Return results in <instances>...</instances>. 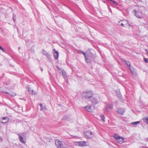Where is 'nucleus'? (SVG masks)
Here are the masks:
<instances>
[{
	"instance_id": "obj_36",
	"label": "nucleus",
	"mask_w": 148,
	"mask_h": 148,
	"mask_svg": "<svg viewBox=\"0 0 148 148\" xmlns=\"http://www.w3.org/2000/svg\"><path fill=\"white\" fill-rule=\"evenodd\" d=\"M146 148H148V147H146Z\"/></svg>"
},
{
	"instance_id": "obj_34",
	"label": "nucleus",
	"mask_w": 148,
	"mask_h": 148,
	"mask_svg": "<svg viewBox=\"0 0 148 148\" xmlns=\"http://www.w3.org/2000/svg\"><path fill=\"white\" fill-rule=\"evenodd\" d=\"M121 140V139H120V140H119V141H120Z\"/></svg>"
},
{
	"instance_id": "obj_22",
	"label": "nucleus",
	"mask_w": 148,
	"mask_h": 148,
	"mask_svg": "<svg viewBox=\"0 0 148 148\" xmlns=\"http://www.w3.org/2000/svg\"><path fill=\"white\" fill-rule=\"evenodd\" d=\"M140 122V121H136L132 123L131 124L133 125H136L138 124Z\"/></svg>"
},
{
	"instance_id": "obj_25",
	"label": "nucleus",
	"mask_w": 148,
	"mask_h": 148,
	"mask_svg": "<svg viewBox=\"0 0 148 148\" xmlns=\"http://www.w3.org/2000/svg\"><path fill=\"white\" fill-rule=\"evenodd\" d=\"M71 136L72 137L74 138H77L79 137L78 136H73V135H71Z\"/></svg>"
},
{
	"instance_id": "obj_9",
	"label": "nucleus",
	"mask_w": 148,
	"mask_h": 148,
	"mask_svg": "<svg viewBox=\"0 0 148 148\" xmlns=\"http://www.w3.org/2000/svg\"><path fill=\"white\" fill-rule=\"evenodd\" d=\"M57 68L58 69H59V71H60L59 72L60 73L61 72L62 73V75L63 77V78H64L65 80L66 81V80L67 79V74L63 70H61L60 69V68L57 66Z\"/></svg>"
},
{
	"instance_id": "obj_15",
	"label": "nucleus",
	"mask_w": 148,
	"mask_h": 148,
	"mask_svg": "<svg viewBox=\"0 0 148 148\" xmlns=\"http://www.w3.org/2000/svg\"><path fill=\"white\" fill-rule=\"evenodd\" d=\"M26 88H28V92L30 94L33 95L35 94L34 91L31 88H29V86H27Z\"/></svg>"
},
{
	"instance_id": "obj_27",
	"label": "nucleus",
	"mask_w": 148,
	"mask_h": 148,
	"mask_svg": "<svg viewBox=\"0 0 148 148\" xmlns=\"http://www.w3.org/2000/svg\"><path fill=\"white\" fill-rule=\"evenodd\" d=\"M40 106L41 108L40 109L41 110H42L43 109V107L42 105V103H40Z\"/></svg>"
},
{
	"instance_id": "obj_18",
	"label": "nucleus",
	"mask_w": 148,
	"mask_h": 148,
	"mask_svg": "<svg viewBox=\"0 0 148 148\" xmlns=\"http://www.w3.org/2000/svg\"><path fill=\"white\" fill-rule=\"evenodd\" d=\"M115 92L118 97L119 98H121V97L122 96L121 94L120 91L119 90H117L115 91Z\"/></svg>"
},
{
	"instance_id": "obj_17",
	"label": "nucleus",
	"mask_w": 148,
	"mask_h": 148,
	"mask_svg": "<svg viewBox=\"0 0 148 148\" xmlns=\"http://www.w3.org/2000/svg\"><path fill=\"white\" fill-rule=\"evenodd\" d=\"M2 119H3V120H7V121H6L5 122H3V121H1V123H3V124L6 123H7L8 122V120H9V119H8V117H3L2 118Z\"/></svg>"
},
{
	"instance_id": "obj_23",
	"label": "nucleus",
	"mask_w": 148,
	"mask_h": 148,
	"mask_svg": "<svg viewBox=\"0 0 148 148\" xmlns=\"http://www.w3.org/2000/svg\"><path fill=\"white\" fill-rule=\"evenodd\" d=\"M9 94L10 96L12 97H14L16 95V94L15 93H11Z\"/></svg>"
},
{
	"instance_id": "obj_3",
	"label": "nucleus",
	"mask_w": 148,
	"mask_h": 148,
	"mask_svg": "<svg viewBox=\"0 0 148 148\" xmlns=\"http://www.w3.org/2000/svg\"><path fill=\"white\" fill-rule=\"evenodd\" d=\"M77 52L78 53H82L83 54L85 57V61L87 63H90L91 62L93 59L92 58V57H91L90 55H88V57L87 58L86 53L82 50H79L77 51Z\"/></svg>"
},
{
	"instance_id": "obj_32",
	"label": "nucleus",
	"mask_w": 148,
	"mask_h": 148,
	"mask_svg": "<svg viewBox=\"0 0 148 148\" xmlns=\"http://www.w3.org/2000/svg\"><path fill=\"white\" fill-rule=\"evenodd\" d=\"M127 23H128L130 22L128 21H127Z\"/></svg>"
},
{
	"instance_id": "obj_5",
	"label": "nucleus",
	"mask_w": 148,
	"mask_h": 148,
	"mask_svg": "<svg viewBox=\"0 0 148 148\" xmlns=\"http://www.w3.org/2000/svg\"><path fill=\"white\" fill-rule=\"evenodd\" d=\"M86 142L85 141L74 142V144L76 146L80 147L86 146Z\"/></svg>"
},
{
	"instance_id": "obj_12",
	"label": "nucleus",
	"mask_w": 148,
	"mask_h": 148,
	"mask_svg": "<svg viewBox=\"0 0 148 148\" xmlns=\"http://www.w3.org/2000/svg\"><path fill=\"white\" fill-rule=\"evenodd\" d=\"M53 53L54 57L55 59H58V58L59 55L58 52L55 49H53Z\"/></svg>"
},
{
	"instance_id": "obj_20",
	"label": "nucleus",
	"mask_w": 148,
	"mask_h": 148,
	"mask_svg": "<svg viewBox=\"0 0 148 148\" xmlns=\"http://www.w3.org/2000/svg\"><path fill=\"white\" fill-rule=\"evenodd\" d=\"M100 117H101V119L104 122L105 121L104 116L103 114H101L100 116Z\"/></svg>"
},
{
	"instance_id": "obj_19",
	"label": "nucleus",
	"mask_w": 148,
	"mask_h": 148,
	"mask_svg": "<svg viewBox=\"0 0 148 148\" xmlns=\"http://www.w3.org/2000/svg\"><path fill=\"white\" fill-rule=\"evenodd\" d=\"M112 108V105H108L106 107V110L108 111H109L111 110Z\"/></svg>"
},
{
	"instance_id": "obj_1",
	"label": "nucleus",
	"mask_w": 148,
	"mask_h": 148,
	"mask_svg": "<svg viewBox=\"0 0 148 148\" xmlns=\"http://www.w3.org/2000/svg\"><path fill=\"white\" fill-rule=\"evenodd\" d=\"M93 95V92L90 90H87L86 92H84L82 93V98L86 99H89Z\"/></svg>"
},
{
	"instance_id": "obj_13",
	"label": "nucleus",
	"mask_w": 148,
	"mask_h": 148,
	"mask_svg": "<svg viewBox=\"0 0 148 148\" xmlns=\"http://www.w3.org/2000/svg\"><path fill=\"white\" fill-rule=\"evenodd\" d=\"M125 111L124 109L123 108H120L117 110V113L119 114L123 115Z\"/></svg>"
},
{
	"instance_id": "obj_21",
	"label": "nucleus",
	"mask_w": 148,
	"mask_h": 148,
	"mask_svg": "<svg viewBox=\"0 0 148 148\" xmlns=\"http://www.w3.org/2000/svg\"><path fill=\"white\" fill-rule=\"evenodd\" d=\"M144 122H145L147 124H148V117L145 118L143 119Z\"/></svg>"
},
{
	"instance_id": "obj_26",
	"label": "nucleus",
	"mask_w": 148,
	"mask_h": 148,
	"mask_svg": "<svg viewBox=\"0 0 148 148\" xmlns=\"http://www.w3.org/2000/svg\"><path fill=\"white\" fill-rule=\"evenodd\" d=\"M145 62V63H148V58H144Z\"/></svg>"
},
{
	"instance_id": "obj_16",
	"label": "nucleus",
	"mask_w": 148,
	"mask_h": 148,
	"mask_svg": "<svg viewBox=\"0 0 148 148\" xmlns=\"http://www.w3.org/2000/svg\"><path fill=\"white\" fill-rule=\"evenodd\" d=\"M18 136L20 141L22 143H25V142H24L23 141V137L19 134H18Z\"/></svg>"
},
{
	"instance_id": "obj_2",
	"label": "nucleus",
	"mask_w": 148,
	"mask_h": 148,
	"mask_svg": "<svg viewBox=\"0 0 148 148\" xmlns=\"http://www.w3.org/2000/svg\"><path fill=\"white\" fill-rule=\"evenodd\" d=\"M55 144L58 148H68L64 142H62L58 140L56 141Z\"/></svg>"
},
{
	"instance_id": "obj_10",
	"label": "nucleus",
	"mask_w": 148,
	"mask_h": 148,
	"mask_svg": "<svg viewBox=\"0 0 148 148\" xmlns=\"http://www.w3.org/2000/svg\"><path fill=\"white\" fill-rule=\"evenodd\" d=\"M133 12L136 17L139 18H140L142 17V14L141 12L138 11L137 12L136 10H134Z\"/></svg>"
},
{
	"instance_id": "obj_35",
	"label": "nucleus",
	"mask_w": 148,
	"mask_h": 148,
	"mask_svg": "<svg viewBox=\"0 0 148 148\" xmlns=\"http://www.w3.org/2000/svg\"><path fill=\"white\" fill-rule=\"evenodd\" d=\"M18 49H20V47H18Z\"/></svg>"
},
{
	"instance_id": "obj_7",
	"label": "nucleus",
	"mask_w": 148,
	"mask_h": 148,
	"mask_svg": "<svg viewBox=\"0 0 148 148\" xmlns=\"http://www.w3.org/2000/svg\"><path fill=\"white\" fill-rule=\"evenodd\" d=\"M114 138H116V141L119 143L121 144L123 142V138L119 136L116 134H114Z\"/></svg>"
},
{
	"instance_id": "obj_33",
	"label": "nucleus",
	"mask_w": 148,
	"mask_h": 148,
	"mask_svg": "<svg viewBox=\"0 0 148 148\" xmlns=\"http://www.w3.org/2000/svg\"><path fill=\"white\" fill-rule=\"evenodd\" d=\"M2 65V64H0V66H1Z\"/></svg>"
},
{
	"instance_id": "obj_11",
	"label": "nucleus",
	"mask_w": 148,
	"mask_h": 148,
	"mask_svg": "<svg viewBox=\"0 0 148 148\" xmlns=\"http://www.w3.org/2000/svg\"><path fill=\"white\" fill-rule=\"evenodd\" d=\"M125 63L126 64V65L128 66V67L129 68V69H130V71H131V73L133 74H134V69L133 68H131L130 67V62H129L128 61H125Z\"/></svg>"
},
{
	"instance_id": "obj_4",
	"label": "nucleus",
	"mask_w": 148,
	"mask_h": 148,
	"mask_svg": "<svg viewBox=\"0 0 148 148\" xmlns=\"http://www.w3.org/2000/svg\"><path fill=\"white\" fill-rule=\"evenodd\" d=\"M84 137L86 138H92L94 136L93 133L89 131H85L84 132Z\"/></svg>"
},
{
	"instance_id": "obj_6",
	"label": "nucleus",
	"mask_w": 148,
	"mask_h": 148,
	"mask_svg": "<svg viewBox=\"0 0 148 148\" xmlns=\"http://www.w3.org/2000/svg\"><path fill=\"white\" fill-rule=\"evenodd\" d=\"M89 100L93 105L96 104L98 102V99L92 96L91 97Z\"/></svg>"
},
{
	"instance_id": "obj_31",
	"label": "nucleus",
	"mask_w": 148,
	"mask_h": 148,
	"mask_svg": "<svg viewBox=\"0 0 148 148\" xmlns=\"http://www.w3.org/2000/svg\"><path fill=\"white\" fill-rule=\"evenodd\" d=\"M13 20H14V22H15V19H14V15H13Z\"/></svg>"
},
{
	"instance_id": "obj_24",
	"label": "nucleus",
	"mask_w": 148,
	"mask_h": 148,
	"mask_svg": "<svg viewBox=\"0 0 148 148\" xmlns=\"http://www.w3.org/2000/svg\"><path fill=\"white\" fill-rule=\"evenodd\" d=\"M0 49L2 50L4 52H5V51L1 46H0Z\"/></svg>"
},
{
	"instance_id": "obj_29",
	"label": "nucleus",
	"mask_w": 148,
	"mask_h": 148,
	"mask_svg": "<svg viewBox=\"0 0 148 148\" xmlns=\"http://www.w3.org/2000/svg\"><path fill=\"white\" fill-rule=\"evenodd\" d=\"M121 26H123V27L124 26V24L123 23H121Z\"/></svg>"
},
{
	"instance_id": "obj_8",
	"label": "nucleus",
	"mask_w": 148,
	"mask_h": 148,
	"mask_svg": "<svg viewBox=\"0 0 148 148\" xmlns=\"http://www.w3.org/2000/svg\"><path fill=\"white\" fill-rule=\"evenodd\" d=\"M85 108L86 110L89 112H91L94 109L95 106H90L89 105H88L85 106Z\"/></svg>"
},
{
	"instance_id": "obj_14",
	"label": "nucleus",
	"mask_w": 148,
	"mask_h": 148,
	"mask_svg": "<svg viewBox=\"0 0 148 148\" xmlns=\"http://www.w3.org/2000/svg\"><path fill=\"white\" fill-rule=\"evenodd\" d=\"M43 53L46 56V57L48 59H50L51 58V55L49 53L47 52L46 51L44 50H43Z\"/></svg>"
},
{
	"instance_id": "obj_30",
	"label": "nucleus",
	"mask_w": 148,
	"mask_h": 148,
	"mask_svg": "<svg viewBox=\"0 0 148 148\" xmlns=\"http://www.w3.org/2000/svg\"><path fill=\"white\" fill-rule=\"evenodd\" d=\"M3 93H6V94H8V92H5V91H3Z\"/></svg>"
},
{
	"instance_id": "obj_28",
	"label": "nucleus",
	"mask_w": 148,
	"mask_h": 148,
	"mask_svg": "<svg viewBox=\"0 0 148 148\" xmlns=\"http://www.w3.org/2000/svg\"><path fill=\"white\" fill-rule=\"evenodd\" d=\"M128 24L129 25H130V26H132V25H131L132 23H130V22L128 23Z\"/></svg>"
}]
</instances>
